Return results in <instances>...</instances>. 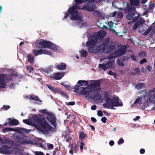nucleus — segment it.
Instances as JSON below:
<instances>
[{
	"mask_svg": "<svg viewBox=\"0 0 155 155\" xmlns=\"http://www.w3.org/2000/svg\"><path fill=\"white\" fill-rule=\"evenodd\" d=\"M27 57L28 62L30 63H33L34 58L32 55L30 54H29L27 55Z\"/></svg>",
	"mask_w": 155,
	"mask_h": 155,
	"instance_id": "obj_22",
	"label": "nucleus"
},
{
	"mask_svg": "<svg viewBox=\"0 0 155 155\" xmlns=\"http://www.w3.org/2000/svg\"><path fill=\"white\" fill-rule=\"evenodd\" d=\"M107 120V118L105 117H103L101 118V120L104 123H105L106 122Z\"/></svg>",
	"mask_w": 155,
	"mask_h": 155,
	"instance_id": "obj_44",
	"label": "nucleus"
},
{
	"mask_svg": "<svg viewBox=\"0 0 155 155\" xmlns=\"http://www.w3.org/2000/svg\"><path fill=\"white\" fill-rule=\"evenodd\" d=\"M79 137L82 139H84L85 137V135L83 132H80Z\"/></svg>",
	"mask_w": 155,
	"mask_h": 155,
	"instance_id": "obj_33",
	"label": "nucleus"
},
{
	"mask_svg": "<svg viewBox=\"0 0 155 155\" xmlns=\"http://www.w3.org/2000/svg\"><path fill=\"white\" fill-rule=\"evenodd\" d=\"M99 68L101 70H102L103 71H105L109 68V66L107 64L106 62L105 63H103L102 64H99Z\"/></svg>",
	"mask_w": 155,
	"mask_h": 155,
	"instance_id": "obj_19",
	"label": "nucleus"
},
{
	"mask_svg": "<svg viewBox=\"0 0 155 155\" xmlns=\"http://www.w3.org/2000/svg\"><path fill=\"white\" fill-rule=\"evenodd\" d=\"M87 4H85L81 8L80 6H78V5L76 3V5H73L71 8H70L68 10V12L65 14L64 19L67 18L68 16L70 17L71 20H75L78 21V24L80 27L86 26L87 24L83 21L81 19V14L78 12L77 9H82L89 11H93L96 9L94 5L91 2H88Z\"/></svg>",
	"mask_w": 155,
	"mask_h": 155,
	"instance_id": "obj_3",
	"label": "nucleus"
},
{
	"mask_svg": "<svg viewBox=\"0 0 155 155\" xmlns=\"http://www.w3.org/2000/svg\"><path fill=\"white\" fill-rule=\"evenodd\" d=\"M103 112L104 114H105L107 115L108 116H110V114L109 113H108L107 112H106L105 111H104Z\"/></svg>",
	"mask_w": 155,
	"mask_h": 155,
	"instance_id": "obj_63",
	"label": "nucleus"
},
{
	"mask_svg": "<svg viewBox=\"0 0 155 155\" xmlns=\"http://www.w3.org/2000/svg\"><path fill=\"white\" fill-rule=\"evenodd\" d=\"M47 86L50 90L51 91H53L54 87L48 84L47 85Z\"/></svg>",
	"mask_w": 155,
	"mask_h": 155,
	"instance_id": "obj_48",
	"label": "nucleus"
},
{
	"mask_svg": "<svg viewBox=\"0 0 155 155\" xmlns=\"http://www.w3.org/2000/svg\"><path fill=\"white\" fill-rule=\"evenodd\" d=\"M35 118H34L33 120H32L28 119L23 120V123H25L27 124L32 125L34 127H35L38 130H40L41 131H42L43 133H46L45 131H44L42 130V128L40 126V125H38L37 127L34 126V125H33V123L35 121Z\"/></svg>",
	"mask_w": 155,
	"mask_h": 155,
	"instance_id": "obj_14",
	"label": "nucleus"
},
{
	"mask_svg": "<svg viewBox=\"0 0 155 155\" xmlns=\"http://www.w3.org/2000/svg\"><path fill=\"white\" fill-rule=\"evenodd\" d=\"M64 75V72L56 73H54L51 76V78L56 80L61 79Z\"/></svg>",
	"mask_w": 155,
	"mask_h": 155,
	"instance_id": "obj_16",
	"label": "nucleus"
},
{
	"mask_svg": "<svg viewBox=\"0 0 155 155\" xmlns=\"http://www.w3.org/2000/svg\"><path fill=\"white\" fill-rule=\"evenodd\" d=\"M107 64L109 66V68H113L115 67V61H109L106 62Z\"/></svg>",
	"mask_w": 155,
	"mask_h": 155,
	"instance_id": "obj_21",
	"label": "nucleus"
},
{
	"mask_svg": "<svg viewBox=\"0 0 155 155\" xmlns=\"http://www.w3.org/2000/svg\"><path fill=\"white\" fill-rule=\"evenodd\" d=\"M75 102L74 101H71L68 103V104L70 105H74L75 104Z\"/></svg>",
	"mask_w": 155,
	"mask_h": 155,
	"instance_id": "obj_51",
	"label": "nucleus"
},
{
	"mask_svg": "<svg viewBox=\"0 0 155 155\" xmlns=\"http://www.w3.org/2000/svg\"><path fill=\"white\" fill-rule=\"evenodd\" d=\"M154 7V5L153 4H150L149 5V9H152Z\"/></svg>",
	"mask_w": 155,
	"mask_h": 155,
	"instance_id": "obj_52",
	"label": "nucleus"
},
{
	"mask_svg": "<svg viewBox=\"0 0 155 155\" xmlns=\"http://www.w3.org/2000/svg\"><path fill=\"white\" fill-rule=\"evenodd\" d=\"M91 121L94 122H96L97 121L96 119L93 117H91Z\"/></svg>",
	"mask_w": 155,
	"mask_h": 155,
	"instance_id": "obj_60",
	"label": "nucleus"
},
{
	"mask_svg": "<svg viewBox=\"0 0 155 155\" xmlns=\"http://www.w3.org/2000/svg\"><path fill=\"white\" fill-rule=\"evenodd\" d=\"M123 61L124 60L122 59H118L117 60L118 64L121 66H124V64L123 63Z\"/></svg>",
	"mask_w": 155,
	"mask_h": 155,
	"instance_id": "obj_28",
	"label": "nucleus"
},
{
	"mask_svg": "<svg viewBox=\"0 0 155 155\" xmlns=\"http://www.w3.org/2000/svg\"><path fill=\"white\" fill-rule=\"evenodd\" d=\"M61 95L67 99L68 98V96L67 95L66 93L64 92L63 91Z\"/></svg>",
	"mask_w": 155,
	"mask_h": 155,
	"instance_id": "obj_42",
	"label": "nucleus"
},
{
	"mask_svg": "<svg viewBox=\"0 0 155 155\" xmlns=\"http://www.w3.org/2000/svg\"><path fill=\"white\" fill-rule=\"evenodd\" d=\"M152 26L149 27L144 32L143 34L144 35H148L152 30Z\"/></svg>",
	"mask_w": 155,
	"mask_h": 155,
	"instance_id": "obj_27",
	"label": "nucleus"
},
{
	"mask_svg": "<svg viewBox=\"0 0 155 155\" xmlns=\"http://www.w3.org/2000/svg\"><path fill=\"white\" fill-rule=\"evenodd\" d=\"M140 15L136 12H133L129 13L127 15V18L132 21H130L128 22V24L131 25L132 23L135 22L139 19Z\"/></svg>",
	"mask_w": 155,
	"mask_h": 155,
	"instance_id": "obj_12",
	"label": "nucleus"
},
{
	"mask_svg": "<svg viewBox=\"0 0 155 155\" xmlns=\"http://www.w3.org/2000/svg\"><path fill=\"white\" fill-rule=\"evenodd\" d=\"M71 137L69 135H66L65 136V141L67 142H69L71 140Z\"/></svg>",
	"mask_w": 155,
	"mask_h": 155,
	"instance_id": "obj_29",
	"label": "nucleus"
},
{
	"mask_svg": "<svg viewBox=\"0 0 155 155\" xmlns=\"http://www.w3.org/2000/svg\"><path fill=\"white\" fill-rule=\"evenodd\" d=\"M139 55L140 56L143 57L145 56L146 54L144 51H142L139 53Z\"/></svg>",
	"mask_w": 155,
	"mask_h": 155,
	"instance_id": "obj_38",
	"label": "nucleus"
},
{
	"mask_svg": "<svg viewBox=\"0 0 155 155\" xmlns=\"http://www.w3.org/2000/svg\"><path fill=\"white\" fill-rule=\"evenodd\" d=\"M81 145L80 146V149L81 150H83V146L84 145V143L83 142H81L80 143Z\"/></svg>",
	"mask_w": 155,
	"mask_h": 155,
	"instance_id": "obj_49",
	"label": "nucleus"
},
{
	"mask_svg": "<svg viewBox=\"0 0 155 155\" xmlns=\"http://www.w3.org/2000/svg\"><path fill=\"white\" fill-rule=\"evenodd\" d=\"M33 52L35 56L42 54H47L51 55L52 54L51 52L47 49H40L37 50L35 49L33 51Z\"/></svg>",
	"mask_w": 155,
	"mask_h": 155,
	"instance_id": "obj_13",
	"label": "nucleus"
},
{
	"mask_svg": "<svg viewBox=\"0 0 155 155\" xmlns=\"http://www.w3.org/2000/svg\"><path fill=\"white\" fill-rule=\"evenodd\" d=\"M107 25L109 27L112 28L113 27V25L114 24V23L112 22L111 21H107Z\"/></svg>",
	"mask_w": 155,
	"mask_h": 155,
	"instance_id": "obj_34",
	"label": "nucleus"
},
{
	"mask_svg": "<svg viewBox=\"0 0 155 155\" xmlns=\"http://www.w3.org/2000/svg\"><path fill=\"white\" fill-rule=\"evenodd\" d=\"M35 155H43V153L41 152L36 151L35 152Z\"/></svg>",
	"mask_w": 155,
	"mask_h": 155,
	"instance_id": "obj_45",
	"label": "nucleus"
},
{
	"mask_svg": "<svg viewBox=\"0 0 155 155\" xmlns=\"http://www.w3.org/2000/svg\"><path fill=\"white\" fill-rule=\"evenodd\" d=\"M130 8L129 6H128L125 9V11L126 13H127L130 11H131Z\"/></svg>",
	"mask_w": 155,
	"mask_h": 155,
	"instance_id": "obj_40",
	"label": "nucleus"
},
{
	"mask_svg": "<svg viewBox=\"0 0 155 155\" xmlns=\"http://www.w3.org/2000/svg\"><path fill=\"white\" fill-rule=\"evenodd\" d=\"M47 146L49 149H53V145L51 144L48 143Z\"/></svg>",
	"mask_w": 155,
	"mask_h": 155,
	"instance_id": "obj_41",
	"label": "nucleus"
},
{
	"mask_svg": "<svg viewBox=\"0 0 155 155\" xmlns=\"http://www.w3.org/2000/svg\"><path fill=\"white\" fill-rule=\"evenodd\" d=\"M71 148L73 150V151H74V153H76V150L77 148V146H72L71 147Z\"/></svg>",
	"mask_w": 155,
	"mask_h": 155,
	"instance_id": "obj_50",
	"label": "nucleus"
},
{
	"mask_svg": "<svg viewBox=\"0 0 155 155\" xmlns=\"http://www.w3.org/2000/svg\"><path fill=\"white\" fill-rule=\"evenodd\" d=\"M41 113L45 114L47 117L41 120L38 117H35V120L33 123L34 126L37 127L40 125L42 130L46 133L48 131L54 132L57 127L56 118L54 114L46 109L39 110Z\"/></svg>",
	"mask_w": 155,
	"mask_h": 155,
	"instance_id": "obj_2",
	"label": "nucleus"
},
{
	"mask_svg": "<svg viewBox=\"0 0 155 155\" xmlns=\"http://www.w3.org/2000/svg\"><path fill=\"white\" fill-rule=\"evenodd\" d=\"M11 119L10 118L8 119L9 120L8 123L12 125H17L18 124L19 122L17 120L12 119L11 120Z\"/></svg>",
	"mask_w": 155,
	"mask_h": 155,
	"instance_id": "obj_20",
	"label": "nucleus"
},
{
	"mask_svg": "<svg viewBox=\"0 0 155 155\" xmlns=\"http://www.w3.org/2000/svg\"><path fill=\"white\" fill-rule=\"evenodd\" d=\"M140 153L141 154H143L145 152V150L143 149H141L140 150Z\"/></svg>",
	"mask_w": 155,
	"mask_h": 155,
	"instance_id": "obj_59",
	"label": "nucleus"
},
{
	"mask_svg": "<svg viewBox=\"0 0 155 155\" xmlns=\"http://www.w3.org/2000/svg\"><path fill=\"white\" fill-rule=\"evenodd\" d=\"M144 30V26L143 25L141 26L139 28V31L140 33H143Z\"/></svg>",
	"mask_w": 155,
	"mask_h": 155,
	"instance_id": "obj_30",
	"label": "nucleus"
},
{
	"mask_svg": "<svg viewBox=\"0 0 155 155\" xmlns=\"http://www.w3.org/2000/svg\"><path fill=\"white\" fill-rule=\"evenodd\" d=\"M74 152V151H73V150L71 148V149L69 151V153L70 154L72 155L73 154V153Z\"/></svg>",
	"mask_w": 155,
	"mask_h": 155,
	"instance_id": "obj_64",
	"label": "nucleus"
},
{
	"mask_svg": "<svg viewBox=\"0 0 155 155\" xmlns=\"http://www.w3.org/2000/svg\"><path fill=\"white\" fill-rule=\"evenodd\" d=\"M97 108V106L96 105H94L92 106L91 107V110H95Z\"/></svg>",
	"mask_w": 155,
	"mask_h": 155,
	"instance_id": "obj_55",
	"label": "nucleus"
},
{
	"mask_svg": "<svg viewBox=\"0 0 155 155\" xmlns=\"http://www.w3.org/2000/svg\"><path fill=\"white\" fill-rule=\"evenodd\" d=\"M12 75L0 74V88H4L6 87V83L12 80Z\"/></svg>",
	"mask_w": 155,
	"mask_h": 155,
	"instance_id": "obj_9",
	"label": "nucleus"
},
{
	"mask_svg": "<svg viewBox=\"0 0 155 155\" xmlns=\"http://www.w3.org/2000/svg\"><path fill=\"white\" fill-rule=\"evenodd\" d=\"M146 68L147 70L149 71H151V70L152 69V67L150 66H146Z\"/></svg>",
	"mask_w": 155,
	"mask_h": 155,
	"instance_id": "obj_53",
	"label": "nucleus"
},
{
	"mask_svg": "<svg viewBox=\"0 0 155 155\" xmlns=\"http://www.w3.org/2000/svg\"><path fill=\"white\" fill-rule=\"evenodd\" d=\"M29 98L31 99L40 102H42L39 99L38 97L37 96L31 95L30 96Z\"/></svg>",
	"mask_w": 155,
	"mask_h": 155,
	"instance_id": "obj_26",
	"label": "nucleus"
},
{
	"mask_svg": "<svg viewBox=\"0 0 155 155\" xmlns=\"http://www.w3.org/2000/svg\"><path fill=\"white\" fill-rule=\"evenodd\" d=\"M97 115L100 117H102L103 116V113L101 110H99L97 113Z\"/></svg>",
	"mask_w": 155,
	"mask_h": 155,
	"instance_id": "obj_43",
	"label": "nucleus"
},
{
	"mask_svg": "<svg viewBox=\"0 0 155 155\" xmlns=\"http://www.w3.org/2000/svg\"><path fill=\"white\" fill-rule=\"evenodd\" d=\"M60 89L58 87L54 88L52 92H53L54 93H58L59 90Z\"/></svg>",
	"mask_w": 155,
	"mask_h": 155,
	"instance_id": "obj_35",
	"label": "nucleus"
},
{
	"mask_svg": "<svg viewBox=\"0 0 155 155\" xmlns=\"http://www.w3.org/2000/svg\"><path fill=\"white\" fill-rule=\"evenodd\" d=\"M146 60L145 58H143L140 61V63L141 64H142L146 62Z\"/></svg>",
	"mask_w": 155,
	"mask_h": 155,
	"instance_id": "obj_54",
	"label": "nucleus"
},
{
	"mask_svg": "<svg viewBox=\"0 0 155 155\" xmlns=\"http://www.w3.org/2000/svg\"><path fill=\"white\" fill-rule=\"evenodd\" d=\"M9 149V147L7 145H3L0 148V153L3 154H9L13 153V151L8 150Z\"/></svg>",
	"mask_w": 155,
	"mask_h": 155,
	"instance_id": "obj_15",
	"label": "nucleus"
},
{
	"mask_svg": "<svg viewBox=\"0 0 155 155\" xmlns=\"http://www.w3.org/2000/svg\"><path fill=\"white\" fill-rule=\"evenodd\" d=\"M106 35V31L102 30L97 33L95 37L92 36L89 38L86 44L90 53L95 54L101 52L108 53L115 49V46L111 44L109 38H106L100 45H96V43L100 42Z\"/></svg>",
	"mask_w": 155,
	"mask_h": 155,
	"instance_id": "obj_1",
	"label": "nucleus"
},
{
	"mask_svg": "<svg viewBox=\"0 0 155 155\" xmlns=\"http://www.w3.org/2000/svg\"><path fill=\"white\" fill-rule=\"evenodd\" d=\"M144 22V20L142 18H140L138 21L136 22L133 27L134 30H136L138 27L141 25L143 24Z\"/></svg>",
	"mask_w": 155,
	"mask_h": 155,
	"instance_id": "obj_17",
	"label": "nucleus"
},
{
	"mask_svg": "<svg viewBox=\"0 0 155 155\" xmlns=\"http://www.w3.org/2000/svg\"><path fill=\"white\" fill-rule=\"evenodd\" d=\"M108 98V94L106 92H103L101 94L97 93L93 97V99L95 101L102 103L104 101L107 103Z\"/></svg>",
	"mask_w": 155,
	"mask_h": 155,
	"instance_id": "obj_10",
	"label": "nucleus"
},
{
	"mask_svg": "<svg viewBox=\"0 0 155 155\" xmlns=\"http://www.w3.org/2000/svg\"><path fill=\"white\" fill-rule=\"evenodd\" d=\"M144 93L143 95H140L135 100L134 104H131L132 107H134V105L137 104L140 105H142L141 109L142 110L154 104V107L151 109L152 110H155V87L150 89L149 91L148 94L144 91H142L140 94Z\"/></svg>",
	"mask_w": 155,
	"mask_h": 155,
	"instance_id": "obj_4",
	"label": "nucleus"
},
{
	"mask_svg": "<svg viewBox=\"0 0 155 155\" xmlns=\"http://www.w3.org/2000/svg\"><path fill=\"white\" fill-rule=\"evenodd\" d=\"M77 84L80 86L76 85L74 86V89L76 91H80L81 94L84 95L89 94L91 92L92 89H97L98 91H99L101 89L100 87V83L97 81H92L91 83H89L87 81L80 80L78 81Z\"/></svg>",
	"mask_w": 155,
	"mask_h": 155,
	"instance_id": "obj_5",
	"label": "nucleus"
},
{
	"mask_svg": "<svg viewBox=\"0 0 155 155\" xmlns=\"http://www.w3.org/2000/svg\"><path fill=\"white\" fill-rule=\"evenodd\" d=\"M126 49V47L124 46H121L120 48L117 51V52L114 53L110 54V56L108 57V59H111L113 58H115L118 56H121L125 53Z\"/></svg>",
	"mask_w": 155,
	"mask_h": 155,
	"instance_id": "obj_11",
	"label": "nucleus"
},
{
	"mask_svg": "<svg viewBox=\"0 0 155 155\" xmlns=\"http://www.w3.org/2000/svg\"><path fill=\"white\" fill-rule=\"evenodd\" d=\"M131 58L134 60H136V57L133 54H131L130 55Z\"/></svg>",
	"mask_w": 155,
	"mask_h": 155,
	"instance_id": "obj_56",
	"label": "nucleus"
},
{
	"mask_svg": "<svg viewBox=\"0 0 155 155\" xmlns=\"http://www.w3.org/2000/svg\"><path fill=\"white\" fill-rule=\"evenodd\" d=\"M27 68L28 71L30 73H32L33 71V69L31 67H27Z\"/></svg>",
	"mask_w": 155,
	"mask_h": 155,
	"instance_id": "obj_31",
	"label": "nucleus"
},
{
	"mask_svg": "<svg viewBox=\"0 0 155 155\" xmlns=\"http://www.w3.org/2000/svg\"><path fill=\"white\" fill-rule=\"evenodd\" d=\"M35 47L38 48H48L54 51L58 50V47L51 42L43 40L37 41L35 43Z\"/></svg>",
	"mask_w": 155,
	"mask_h": 155,
	"instance_id": "obj_7",
	"label": "nucleus"
},
{
	"mask_svg": "<svg viewBox=\"0 0 155 155\" xmlns=\"http://www.w3.org/2000/svg\"><path fill=\"white\" fill-rule=\"evenodd\" d=\"M140 118V117L139 116H137L135 117V118L133 119V120L134 121H136Z\"/></svg>",
	"mask_w": 155,
	"mask_h": 155,
	"instance_id": "obj_61",
	"label": "nucleus"
},
{
	"mask_svg": "<svg viewBox=\"0 0 155 155\" xmlns=\"http://www.w3.org/2000/svg\"><path fill=\"white\" fill-rule=\"evenodd\" d=\"M12 131L18 132L14 133L12 136V139L15 142L20 144L28 143V137L23 135L21 134V133H28L29 131L28 130L23 128H13L11 127L4 128L2 130V131L4 133Z\"/></svg>",
	"mask_w": 155,
	"mask_h": 155,
	"instance_id": "obj_6",
	"label": "nucleus"
},
{
	"mask_svg": "<svg viewBox=\"0 0 155 155\" xmlns=\"http://www.w3.org/2000/svg\"><path fill=\"white\" fill-rule=\"evenodd\" d=\"M139 0H130V2L132 5L137 6L139 4Z\"/></svg>",
	"mask_w": 155,
	"mask_h": 155,
	"instance_id": "obj_24",
	"label": "nucleus"
},
{
	"mask_svg": "<svg viewBox=\"0 0 155 155\" xmlns=\"http://www.w3.org/2000/svg\"><path fill=\"white\" fill-rule=\"evenodd\" d=\"M85 0H75L76 3L77 4H81L84 2Z\"/></svg>",
	"mask_w": 155,
	"mask_h": 155,
	"instance_id": "obj_36",
	"label": "nucleus"
},
{
	"mask_svg": "<svg viewBox=\"0 0 155 155\" xmlns=\"http://www.w3.org/2000/svg\"><path fill=\"white\" fill-rule=\"evenodd\" d=\"M66 66L65 64L61 63L59 64H55L54 67L59 70L63 71L65 70Z\"/></svg>",
	"mask_w": 155,
	"mask_h": 155,
	"instance_id": "obj_18",
	"label": "nucleus"
},
{
	"mask_svg": "<svg viewBox=\"0 0 155 155\" xmlns=\"http://www.w3.org/2000/svg\"><path fill=\"white\" fill-rule=\"evenodd\" d=\"M109 144L110 146H112L114 144V142L113 140H110L109 142Z\"/></svg>",
	"mask_w": 155,
	"mask_h": 155,
	"instance_id": "obj_58",
	"label": "nucleus"
},
{
	"mask_svg": "<svg viewBox=\"0 0 155 155\" xmlns=\"http://www.w3.org/2000/svg\"><path fill=\"white\" fill-rule=\"evenodd\" d=\"M108 74L109 75H114V73H113L112 72V71H110L108 72Z\"/></svg>",
	"mask_w": 155,
	"mask_h": 155,
	"instance_id": "obj_62",
	"label": "nucleus"
},
{
	"mask_svg": "<svg viewBox=\"0 0 155 155\" xmlns=\"http://www.w3.org/2000/svg\"><path fill=\"white\" fill-rule=\"evenodd\" d=\"M64 87L67 90H69L71 89V87L67 84L64 85Z\"/></svg>",
	"mask_w": 155,
	"mask_h": 155,
	"instance_id": "obj_39",
	"label": "nucleus"
},
{
	"mask_svg": "<svg viewBox=\"0 0 155 155\" xmlns=\"http://www.w3.org/2000/svg\"><path fill=\"white\" fill-rule=\"evenodd\" d=\"M80 54L82 57H86L87 55V52L85 50L81 49L79 51Z\"/></svg>",
	"mask_w": 155,
	"mask_h": 155,
	"instance_id": "obj_23",
	"label": "nucleus"
},
{
	"mask_svg": "<svg viewBox=\"0 0 155 155\" xmlns=\"http://www.w3.org/2000/svg\"><path fill=\"white\" fill-rule=\"evenodd\" d=\"M10 107L9 105H4L3 107L1 108V109H3L5 110H7Z\"/></svg>",
	"mask_w": 155,
	"mask_h": 155,
	"instance_id": "obj_32",
	"label": "nucleus"
},
{
	"mask_svg": "<svg viewBox=\"0 0 155 155\" xmlns=\"http://www.w3.org/2000/svg\"><path fill=\"white\" fill-rule=\"evenodd\" d=\"M117 15L120 18H122L123 15L122 12H120L117 13Z\"/></svg>",
	"mask_w": 155,
	"mask_h": 155,
	"instance_id": "obj_46",
	"label": "nucleus"
},
{
	"mask_svg": "<svg viewBox=\"0 0 155 155\" xmlns=\"http://www.w3.org/2000/svg\"><path fill=\"white\" fill-rule=\"evenodd\" d=\"M124 142V141L123 138H120L118 141V144H122Z\"/></svg>",
	"mask_w": 155,
	"mask_h": 155,
	"instance_id": "obj_47",
	"label": "nucleus"
},
{
	"mask_svg": "<svg viewBox=\"0 0 155 155\" xmlns=\"http://www.w3.org/2000/svg\"><path fill=\"white\" fill-rule=\"evenodd\" d=\"M93 14L94 15H96L97 16H100V15H101V13L99 12L95 11L94 12Z\"/></svg>",
	"mask_w": 155,
	"mask_h": 155,
	"instance_id": "obj_37",
	"label": "nucleus"
},
{
	"mask_svg": "<svg viewBox=\"0 0 155 155\" xmlns=\"http://www.w3.org/2000/svg\"><path fill=\"white\" fill-rule=\"evenodd\" d=\"M103 105L107 108L115 110L116 109L114 107L122 106H123V104L118 97H114L112 99L108 97L107 103L104 104Z\"/></svg>",
	"mask_w": 155,
	"mask_h": 155,
	"instance_id": "obj_8",
	"label": "nucleus"
},
{
	"mask_svg": "<svg viewBox=\"0 0 155 155\" xmlns=\"http://www.w3.org/2000/svg\"><path fill=\"white\" fill-rule=\"evenodd\" d=\"M144 85H145L144 83H141L136 84L135 86V87L138 90H139L143 88V87H144Z\"/></svg>",
	"mask_w": 155,
	"mask_h": 155,
	"instance_id": "obj_25",
	"label": "nucleus"
},
{
	"mask_svg": "<svg viewBox=\"0 0 155 155\" xmlns=\"http://www.w3.org/2000/svg\"><path fill=\"white\" fill-rule=\"evenodd\" d=\"M117 12H113L112 14H110L111 16L112 17H115L116 15Z\"/></svg>",
	"mask_w": 155,
	"mask_h": 155,
	"instance_id": "obj_57",
	"label": "nucleus"
}]
</instances>
